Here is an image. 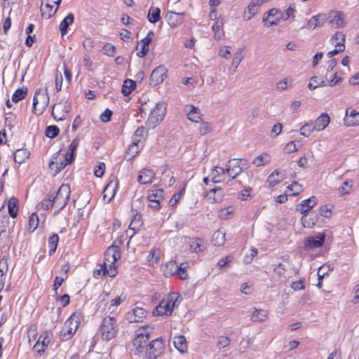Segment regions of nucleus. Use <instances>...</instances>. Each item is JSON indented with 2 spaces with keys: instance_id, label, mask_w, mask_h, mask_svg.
Masks as SVG:
<instances>
[{
  "instance_id": "obj_52",
  "label": "nucleus",
  "mask_w": 359,
  "mask_h": 359,
  "mask_svg": "<svg viewBox=\"0 0 359 359\" xmlns=\"http://www.w3.org/2000/svg\"><path fill=\"white\" fill-rule=\"evenodd\" d=\"M188 118L193 121V122H196V123H198L199 121L201 120V114L198 111V109L194 107V106H191V109L190 111L188 112Z\"/></svg>"
},
{
  "instance_id": "obj_23",
  "label": "nucleus",
  "mask_w": 359,
  "mask_h": 359,
  "mask_svg": "<svg viewBox=\"0 0 359 359\" xmlns=\"http://www.w3.org/2000/svg\"><path fill=\"white\" fill-rule=\"evenodd\" d=\"M151 35H154V32L151 31L138 44L141 47V50L137 53V55L140 58L144 57L149 51V46L152 40Z\"/></svg>"
},
{
  "instance_id": "obj_43",
  "label": "nucleus",
  "mask_w": 359,
  "mask_h": 359,
  "mask_svg": "<svg viewBox=\"0 0 359 359\" xmlns=\"http://www.w3.org/2000/svg\"><path fill=\"white\" fill-rule=\"evenodd\" d=\"M203 241L198 238H191L189 241L190 249L192 252L199 253L203 250Z\"/></svg>"
},
{
  "instance_id": "obj_36",
  "label": "nucleus",
  "mask_w": 359,
  "mask_h": 359,
  "mask_svg": "<svg viewBox=\"0 0 359 359\" xmlns=\"http://www.w3.org/2000/svg\"><path fill=\"white\" fill-rule=\"evenodd\" d=\"M140 215L136 214L129 225L128 230L126 231L128 236L131 238L135 233V229H138L141 226Z\"/></svg>"
},
{
  "instance_id": "obj_58",
  "label": "nucleus",
  "mask_w": 359,
  "mask_h": 359,
  "mask_svg": "<svg viewBox=\"0 0 359 359\" xmlns=\"http://www.w3.org/2000/svg\"><path fill=\"white\" fill-rule=\"evenodd\" d=\"M335 47H338V48H335L334 50H332V51H330L328 53H327V56L329 57H332V56L335 55H337L338 53H341V52H343L345 49V45L344 43H341V42H337L336 44H335Z\"/></svg>"
},
{
  "instance_id": "obj_64",
  "label": "nucleus",
  "mask_w": 359,
  "mask_h": 359,
  "mask_svg": "<svg viewBox=\"0 0 359 359\" xmlns=\"http://www.w3.org/2000/svg\"><path fill=\"white\" fill-rule=\"evenodd\" d=\"M116 48L114 46L107 43L103 47L104 53L108 56L112 57L115 54Z\"/></svg>"
},
{
  "instance_id": "obj_50",
  "label": "nucleus",
  "mask_w": 359,
  "mask_h": 359,
  "mask_svg": "<svg viewBox=\"0 0 359 359\" xmlns=\"http://www.w3.org/2000/svg\"><path fill=\"white\" fill-rule=\"evenodd\" d=\"M79 144V140L78 138L74 139L68 147L67 153L65 156H68L70 161H74L75 157V151Z\"/></svg>"
},
{
  "instance_id": "obj_28",
  "label": "nucleus",
  "mask_w": 359,
  "mask_h": 359,
  "mask_svg": "<svg viewBox=\"0 0 359 359\" xmlns=\"http://www.w3.org/2000/svg\"><path fill=\"white\" fill-rule=\"evenodd\" d=\"M173 345L181 353H184L187 351V342L186 338L182 335L175 336L173 337Z\"/></svg>"
},
{
  "instance_id": "obj_14",
  "label": "nucleus",
  "mask_w": 359,
  "mask_h": 359,
  "mask_svg": "<svg viewBox=\"0 0 359 359\" xmlns=\"http://www.w3.org/2000/svg\"><path fill=\"white\" fill-rule=\"evenodd\" d=\"M167 77V69L164 65L155 68L151 74L150 82L151 85L156 86L163 82Z\"/></svg>"
},
{
  "instance_id": "obj_25",
  "label": "nucleus",
  "mask_w": 359,
  "mask_h": 359,
  "mask_svg": "<svg viewBox=\"0 0 359 359\" xmlns=\"http://www.w3.org/2000/svg\"><path fill=\"white\" fill-rule=\"evenodd\" d=\"M224 169L222 167H216L213 169L209 175L211 180L210 184H216L224 183L223 180H224Z\"/></svg>"
},
{
  "instance_id": "obj_1",
  "label": "nucleus",
  "mask_w": 359,
  "mask_h": 359,
  "mask_svg": "<svg viewBox=\"0 0 359 359\" xmlns=\"http://www.w3.org/2000/svg\"><path fill=\"white\" fill-rule=\"evenodd\" d=\"M121 258L119 248L116 245L109 247L104 253V260L100 268L94 271V277L98 278L102 276H108L111 278L117 274L116 262Z\"/></svg>"
},
{
  "instance_id": "obj_51",
  "label": "nucleus",
  "mask_w": 359,
  "mask_h": 359,
  "mask_svg": "<svg viewBox=\"0 0 359 359\" xmlns=\"http://www.w3.org/2000/svg\"><path fill=\"white\" fill-rule=\"evenodd\" d=\"M27 93V88H20L17 89L12 95V101L18 102L24 99Z\"/></svg>"
},
{
  "instance_id": "obj_48",
  "label": "nucleus",
  "mask_w": 359,
  "mask_h": 359,
  "mask_svg": "<svg viewBox=\"0 0 359 359\" xmlns=\"http://www.w3.org/2000/svg\"><path fill=\"white\" fill-rule=\"evenodd\" d=\"M316 131V127L313 122H309L305 123L303 126L301 127L299 130L300 135L304 137H309L311 133Z\"/></svg>"
},
{
  "instance_id": "obj_41",
  "label": "nucleus",
  "mask_w": 359,
  "mask_h": 359,
  "mask_svg": "<svg viewBox=\"0 0 359 359\" xmlns=\"http://www.w3.org/2000/svg\"><path fill=\"white\" fill-rule=\"evenodd\" d=\"M259 7V6L252 0L248 6L247 11H245L244 18L247 20H250L255 14L258 13Z\"/></svg>"
},
{
  "instance_id": "obj_22",
  "label": "nucleus",
  "mask_w": 359,
  "mask_h": 359,
  "mask_svg": "<svg viewBox=\"0 0 359 359\" xmlns=\"http://www.w3.org/2000/svg\"><path fill=\"white\" fill-rule=\"evenodd\" d=\"M183 13L169 11L165 15V19L170 27H175L183 22Z\"/></svg>"
},
{
  "instance_id": "obj_40",
  "label": "nucleus",
  "mask_w": 359,
  "mask_h": 359,
  "mask_svg": "<svg viewBox=\"0 0 359 359\" xmlns=\"http://www.w3.org/2000/svg\"><path fill=\"white\" fill-rule=\"evenodd\" d=\"M49 342L50 340L47 333H43L39 337L38 341L35 344L34 348H36L38 352L43 351V348L48 345Z\"/></svg>"
},
{
  "instance_id": "obj_20",
  "label": "nucleus",
  "mask_w": 359,
  "mask_h": 359,
  "mask_svg": "<svg viewBox=\"0 0 359 359\" xmlns=\"http://www.w3.org/2000/svg\"><path fill=\"white\" fill-rule=\"evenodd\" d=\"M55 161H51L49 163V168L51 170H54L55 173L60 172L64 169L67 165L71 163L73 161L69 159L68 156H64L62 158H60L57 160V157L55 158Z\"/></svg>"
},
{
  "instance_id": "obj_35",
  "label": "nucleus",
  "mask_w": 359,
  "mask_h": 359,
  "mask_svg": "<svg viewBox=\"0 0 359 359\" xmlns=\"http://www.w3.org/2000/svg\"><path fill=\"white\" fill-rule=\"evenodd\" d=\"M179 269V265L175 262H168L163 266V271L166 277H169L176 274Z\"/></svg>"
},
{
  "instance_id": "obj_33",
  "label": "nucleus",
  "mask_w": 359,
  "mask_h": 359,
  "mask_svg": "<svg viewBox=\"0 0 359 359\" xmlns=\"http://www.w3.org/2000/svg\"><path fill=\"white\" fill-rule=\"evenodd\" d=\"M147 133V130L144 127L141 126L138 128L133 134V141L137 144H143V142L146 139Z\"/></svg>"
},
{
  "instance_id": "obj_39",
  "label": "nucleus",
  "mask_w": 359,
  "mask_h": 359,
  "mask_svg": "<svg viewBox=\"0 0 359 359\" xmlns=\"http://www.w3.org/2000/svg\"><path fill=\"white\" fill-rule=\"evenodd\" d=\"M268 318V311L264 309H255L253 312L251 319L254 322L262 323L266 321Z\"/></svg>"
},
{
  "instance_id": "obj_13",
  "label": "nucleus",
  "mask_w": 359,
  "mask_h": 359,
  "mask_svg": "<svg viewBox=\"0 0 359 359\" xmlns=\"http://www.w3.org/2000/svg\"><path fill=\"white\" fill-rule=\"evenodd\" d=\"M243 171L241 161L238 159L229 160L226 168V173L231 178V181L226 182V186H230L231 182Z\"/></svg>"
},
{
  "instance_id": "obj_8",
  "label": "nucleus",
  "mask_w": 359,
  "mask_h": 359,
  "mask_svg": "<svg viewBox=\"0 0 359 359\" xmlns=\"http://www.w3.org/2000/svg\"><path fill=\"white\" fill-rule=\"evenodd\" d=\"M166 112V104L163 102H158L151 110L147 125L150 128H154L163 119Z\"/></svg>"
},
{
  "instance_id": "obj_54",
  "label": "nucleus",
  "mask_w": 359,
  "mask_h": 359,
  "mask_svg": "<svg viewBox=\"0 0 359 359\" xmlns=\"http://www.w3.org/2000/svg\"><path fill=\"white\" fill-rule=\"evenodd\" d=\"M353 186V180H346L343 182V185L339 188V194L341 196L349 194Z\"/></svg>"
},
{
  "instance_id": "obj_12",
  "label": "nucleus",
  "mask_w": 359,
  "mask_h": 359,
  "mask_svg": "<svg viewBox=\"0 0 359 359\" xmlns=\"http://www.w3.org/2000/svg\"><path fill=\"white\" fill-rule=\"evenodd\" d=\"M165 341L162 337L152 340L148 345L147 351L150 358H156L163 353Z\"/></svg>"
},
{
  "instance_id": "obj_61",
  "label": "nucleus",
  "mask_w": 359,
  "mask_h": 359,
  "mask_svg": "<svg viewBox=\"0 0 359 359\" xmlns=\"http://www.w3.org/2000/svg\"><path fill=\"white\" fill-rule=\"evenodd\" d=\"M179 271H177V275L182 279V280H185L188 277V273H187V266H186V264L184 263H182L181 264L180 266H179Z\"/></svg>"
},
{
  "instance_id": "obj_62",
  "label": "nucleus",
  "mask_w": 359,
  "mask_h": 359,
  "mask_svg": "<svg viewBox=\"0 0 359 359\" xmlns=\"http://www.w3.org/2000/svg\"><path fill=\"white\" fill-rule=\"evenodd\" d=\"M212 29L215 33L214 38L217 40L221 39L224 34V29H221V27H219L218 25H213Z\"/></svg>"
},
{
  "instance_id": "obj_38",
  "label": "nucleus",
  "mask_w": 359,
  "mask_h": 359,
  "mask_svg": "<svg viewBox=\"0 0 359 359\" xmlns=\"http://www.w3.org/2000/svg\"><path fill=\"white\" fill-rule=\"evenodd\" d=\"M29 156V152L26 149H20L15 151L14 153V161L21 164L24 163Z\"/></svg>"
},
{
  "instance_id": "obj_63",
  "label": "nucleus",
  "mask_w": 359,
  "mask_h": 359,
  "mask_svg": "<svg viewBox=\"0 0 359 359\" xmlns=\"http://www.w3.org/2000/svg\"><path fill=\"white\" fill-rule=\"evenodd\" d=\"M331 41L332 42V43H334V45L337 43V42H341V43H344V41H345V35L342 33V32H337L336 34H334L332 38H331Z\"/></svg>"
},
{
  "instance_id": "obj_17",
  "label": "nucleus",
  "mask_w": 359,
  "mask_h": 359,
  "mask_svg": "<svg viewBox=\"0 0 359 359\" xmlns=\"http://www.w3.org/2000/svg\"><path fill=\"white\" fill-rule=\"evenodd\" d=\"M147 316V311L142 307L135 306L126 314L127 320L130 323L141 322Z\"/></svg>"
},
{
  "instance_id": "obj_31",
  "label": "nucleus",
  "mask_w": 359,
  "mask_h": 359,
  "mask_svg": "<svg viewBox=\"0 0 359 359\" xmlns=\"http://www.w3.org/2000/svg\"><path fill=\"white\" fill-rule=\"evenodd\" d=\"M127 298L126 294H121L118 297H115L111 301L110 305L109 306V310L110 311V315L116 316L118 314L117 306L123 302Z\"/></svg>"
},
{
  "instance_id": "obj_26",
  "label": "nucleus",
  "mask_w": 359,
  "mask_h": 359,
  "mask_svg": "<svg viewBox=\"0 0 359 359\" xmlns=\"http://www.w3.org/2000/svg\"><path fill=\"white\" fill-rule=\"evenodd\" d=\"M330 118L327 113H323L319 117H318L313 122L316 131H321L324 130L330 123Z\"/></svg>"
},
{
  "instance_id": "obj_30",
  "label": "nucleus",
  "mask_w": 359,
  "mask_h": 359,
  "mask_svg": "<svg viewBox=\"0 0 359 359\" xmlns=\"http://www.w3.org/2000/svg\"><path fill=\"white\" fill-rule=\"evenodd\" d=\"M244 48H240L233 55V57L231 62V66L229 67V73H234L238 67L240 62L243 59V52Z\"/></svg>"
},
{
  "instance_id": "obj_42",
  "label": "nucleus",
  "mask_w": 359,
  "mask_h": 359,
  "mask_svg": "<svg viewBox=\"0 0 359 359\" xmlns=\"http://www.w3.org/2000/svg\"><path fill=\"white\" fill-rule=\"evenodd\" d=\"M8 210L10 216L15 218L18 213V200L16 198H11L8 203Z\"/></svg>"
},
{
  "instance_id": "obj_3",
  "label": "nucleus",
  "mask_w": 359,
  "mask_h": 359,
  "mask_svg": "<svg viewBox=\"0 0 359 359\" xmlns=\"http://www.w3.org/2000/svg\"><path fill=\"white\" fill-rule=\"evenodd\" d=\"M118 332L116 316L109 315L105 316L99 328V333L104 341L114 339Z\"/></svg>"
},
{
  "instance_id": "obj_6",
  "label": "nucleus",
  "mask_w": 359,
  "mask_h": 359,
  "mask_svg": "<svg viewBox=\"0 0 359 359\" xmlns=\"http://www.w3.org/2000/svg\"><path fill=\"white\" fill-rule=\"evenodd\" d=\"M53 200L55 201V212H58L67 204L71 194L70 186L67 184H62L56 194L54 193Z\"/></svg>"
},
{
  "instance_id": "obj_37",
  "label": "nucleus",
  "mask_w": 359,
  "mask_h": 359,
  "mask_svg": "<svg viewBox=\"0 0 359 359\" xmlns=\"http://www.w3.org/2000/svg\"><path fill=\"white\" fill-rule=\"evenodd\" d=\"M212 243L217 246H223L224 244V231L222 228L214 232L212 236Z\"/></svg>"
},
{
  "instance_id": "obj_9",
  "label": "nucleus",
  "mask_w": 359,
  "mask_h": 359,
  "mask_svg": "<svg viewBox=\"0 0 359 359\" xmlns=\"http://www.w3.org/2000/svg\"><path fill=\"white\" fill-rule=\"evenodd\" d=\"M210 185V188L206 192L205 198L211 203H222L224 199V183Z\"/></svg>"
},
{
  "instance_id": "obj_57",
  "label": "nucleus",
  "mask_w": 359,
  "mask_h": 359,
  "mask_svg": "<svg viewBox=\"0 0 359 359\" xmlns=\"http://www.w3.org/2000/svg\"><path fill=\"white\" fill-rule=\"evenodd\" d=\"M288 191H291V195L297 196L302 191V186L297 182H293L287 187Z\"/></svg>"
},
{
  "instance_id": "obj_16",
  "label": "nucleus",
  "mask_w": 359,
  "mask_h": 359,
  "mask_svg": "<svg viewBox=\"0 0 359 359\" xmlns=\"http://www.w3.org/2000/svg\"><path fill=\"white\" fill-rule=\"evenodd\" d=\"M118 182L116 178L111 179L106 185L103 191V199L109 203L114 197L116 191L118 189Z\"/></svg>"
},
{
  "instance_id": "obj_44",
  "label": "nucleus",
  "mask_w": 359,
  "mask_h": 359,
  "mask_svg": "<svg viewBox=\"0 0 359 359\" xmlns=\"http://www.w3.org/2000/svg\"><path fill=\"white\" fill-rule=\"evenodd\" d=\"M142 147V144H137L133 141V144L127 149L126 154L130 158H133L140 152Z\"/></svg>"
},
{
  "instance_id": "obj_24",
  "label": "nucleus",
  "mask_w": 359,
  "mask_h": 359,
  "mask_svg": "<svg viewBox=\"0 0 359 359\" xmlns=\"http://www.w3.org/2000/svg\"><path fill=\"white\" fill-rule=\"evenodd\" d=\"M327 20V16L325 13H320L313 16L309 21V28L314 29L318 27H322Z\"/></svg>"
},
{
  "instance_id": "obj_59",
  "label": "nucleus",
  "mask_w": 359,
  "mask_h": 359,
  "mask_svg": "<svg viewBox=\"0 0 359 359\" xmlns=\"http://www.w3.org/2000/svg\"><path fill=\"white\" fill-rule=\"evenodd\" d=\"M257 255V250L255 247L250 248V254L246 255L243 258V262L246 264H250L254 257Z\"/></svg>"
},
{
  "instance_id": "obj_47",
  "label": "nucleus",
  "mask_w": 359,
  "mask_h": 359,
  "mask_svg": "<svg viewBox=\"0 0 359 359\" xmlns=\"http://www.w3.org/2000/svg\"><path fill=\"white\" fill-rule=\"evenodd\" d=\"M59 242V236L56 233H53L52 236H50L48 238V252L49 255H53L57 247Z\"/></svg>"
},
{
  "instance_id": "obj_46",
  "label": "nucleus",
  "mask_w": 359,
  "mask_h": 359,
  "mask_svg": "<svg viewBox=\"0 0 359 359\" xmlns=\"http://www.w3.org/2000/svg\"><path fill=\"white\" fill-rule=\"evenodd\" d=\"M135 87L136 83L134 81L131 79H126L122 86L121 92L124 95H128L132 93Z\"/></svg>"
},
{
  "instance_id": "obj_29",
  "label": "nucleus",
  "mask_w": 359,
  "mask_h": 359,
  "mask_svg": "<svg viewBox=\"0 0 359 359\" xmlns=\"http://www.w3.org/2000/svg\"><path fill=\"white\" fill-rule=\"evenodd\" d=\"M74 15L69 13L60 22L59 25L60 32L62 36H65L68 33V27L74 22Z\"/></svg>"
},
{
  "instance_id": "obj_4",
  "label": "nucleus",
  "mask_w": 359,
  "mask_h": 359,
  "mask_svg": "<svg viewBox=\"0 0 359 359\" xmlns=\"http://www.w3.org/2000/svg\"><path fill=\"white\" fill-rule=\"evenodd\" d=\"M154 333V327L151 325H146L140 327L136 332V337L133 341V345L139 351L147 347V341L149 338L153 337Z\"/></svg>"
},
{
  "instance_id": "obj_7",
  "label": "nucleus",
  "mask_w": 359,
  "mask_h": 359,
  "mask_svg": "<svg viewBox=\"0 0 359 359\" xmlns=\"http://www.w3.org/2000/svg\"><path fill=\"white\" fill-rule=\"evenodd\" d=\"M49 103V96L46 89L36 90L33 98L34 113L40 115L46 109Z\"/></svg>"
},
{
  "instance_id": "obj_49",
  "label": "nucleus",
  "mask_w": 359,
  "mask_h": 359,
  "mask_svg": "<svg viewBox=\"0 0 359 359\" xmlns=\"http://www.w3.org/2000/svg\"><path fill=\"white\" fill-rule=\"evenodd\" d=\"M271 161L270 156L267 154H264L257 156L252 161V163L257 167L268 164Z\"/></svg>"
},
{
  "instance_id": "obj_19",
  "label": "nucleus",
  "mask_w": 359,
  "mask_h": 359,
  "mask_svg": "<svg viewBox=\"0 0 359 359\" xmlns=\"http://www.w3.org/2000/svg\"><path fill=\"white\" fill-rule=\"evenodd\" d=\"M325 243V235L318 233L316 236L309 237L306 239L304 245L307 248H318L321 247Z\"/></svg>"
},
{
  "instance_id": "obj_15",
  "label": "nucleus",
  "mask_w": 359,
  "mask_h": 359,
  "mask_svg": "<svg viewBox=\"0 0 359 359\" xmlns=\"http://www.w3.org/2000/svg\"><path fill=\"white\" fill-rule=\"evenodd\" d=\"M60 4H53L48 1L41 0V12L43 18L49 19L57 12Z\"/></svg>"
},
{
  "instance_id": "obj_2",
  "label": "nucleus",
  "mask_w": 359,
  "mask_h": 359,
  "mask_svg": "<svg viewBox=\"0 0 359 359\" xmlns=\"http://www.w3.org/2000/svg\"><path fill=\"white\" fill-rule=\"evenodd\" d=\"M181 302L180 295L177 292H172L165 296L159 304L153 311L154 316H168L172 313V310L177 307Z\"/></svg>"
},
{
  "instance_id": "obj_27",
  "label": "nucleus",
  "mask_w": 359,
  "mask_h": 359,
  "mask_svg": "<svg viewBox=\"0 0 359 359\" xmlns=\"http://www.w3.org/2000/svg\"><path fill=\"white\" fill-rule=\"evenodd\" d=\"M154 177L155 173L152 170L144 168L140 170L137 180L141 184H149L152 182Z\"/></svg>"
},
{
  "instance_id": "obj_55",
  "label": "nucleus",
  "mask_w": 359,
  "mask_h": 359,
  "mask_svg": "<svg viewBox=\"0 0 359 359\" xmlns=\"http://www.w3.org/2000/svg\"><path fill=\"white\" fill-rule=\"evenodd\" d=\"M41 206L44 210H49L52 208H55L53 194H48L47 196V198L41 202Z\"/></svg>"
},
{
  "instance_id": "obj_21",
  "label": "nucleus",
  "mask_w": 359,
  "mask_h": 359,
  "mask_svg": "<svg viewBox=\"0 0 359 359\" xmlns=\"http://www.w3.org/2000/svg\"><path fill=\"white\" fill-rule=\"evenodd\" d=\"M342 13L337 11H331L329 13V23L335 28L344 27V19L342 18Z\"/></svg>"
},
{
  "instance_id": "obj_32",
  "label": "nucleus",
  "mask_w": 359,
  "mask_h": 359,
  "mask_svg": "<svg viewBox=\"0 0 359 359\" xmlns=\"http://www.w3.org/2000/svg\"><path fill=\"white\" fill-rule=\"evenodd\" d=\"M8 257L4 256L0 259V284L4 285L8 270Z\"/></svg>"
},
{
  "instance_id": "obj_10",
  "label": "nucleus",
  "mask_w": 359,
  "mask_h": 359,
  "mask_svg": "<svg viewBox=\"0 0 359 359\" xmlns=\"http://www.w3.org/2000/svg\"><path fill=\"white\" fill-rule=\"evenodd\" d=\"M317 204V198L315 196H311V198L302 201L299 207L297 210L304 215L302 217V223L304 226L311 227L315 224V222L313 220L311 222L306 221L307 215L306 213L309 212L311 208H313Z\"/></svg>"
},
{
  "instance_id": "obj_45",
  "label": "nucleus",
  "mask_w": 359,
  "mask_h": 359,
  "mask_svg": "<svg viewBox=\"0 0 359 359\" xmlns=\"http://www.w3.org/2000/svg\"><path fill=\"white\" fill-rule=\"evenodd\" d=\"M161 10L156 7H151L147 15L148 20L151 23H156L160 19Z\"/></svg>"
},
{
  "instance_id": "obj_34",
  "label": "nucleus",
  "mask_w": 359,
  "mask_h": 359,
  "mask_svg": "<svg viewBox=\"0 0 359 359\" xmlns=\"http://www.w3.org/2000/svg\"><path fill=\"white\" fill-rule=\"evenodd\" d=\"M283 175L276 170L267 177L266 184H267L269 187H273L283 181Z\"/></svg>"
},
{
  "instance_id": "obj_60",
  "label": "nucleus",
  "mask_w": 359,
  "mask_h": 359,
  "mask_svg": "<svg viewBox=\"0 0 359 359\" xmlns=\"http://www.w3.org/2000/svg\"><path fill=\"white\" fill-rule=\"evenodd\" d=\"M105 170V164L103 162L99 163L94 168V174L97 177L103 176Z\"/></svg>"
},
{
  "instance_id": "obj_53",
  "label": "nucleus",
  "mask_w": 359,
  "mask_h": 359,
  "mask_svg": "<svg viewBox=\"0 0 359 359\" xmlns=\"http://www.w3.org/2000/svg\"><path fill=\"white\" fill-rule=\"evenodd\" d=\"M39 224V217L36 212H33L29 219V229L30 231H34Z\"/></svg>"
},
{
  "instance_id": "obj_11",
  "label": "nucleus",
  "mask_w": 359,
  "mask_h": 359,
  "mask_svg": "<svg viewBox=\"0 0 359 359\" xmlns=\"http://www.w3.org/2000/svg\"><path fill=\"white\" fill-rule=\"evenodd\" d=\"M70 109L69 103L67 100H61L54 104L52 109V116L56 121H63L67 118Z\"/></svg>"
},
{
  "instance_id": "obj_56",
  "label": "nucleus",
  "mask_w": 359,
  "mask_h": 359,
  "mask_svg": "<svg viewBox=\"0 0 359 359\" xmlns=\"http://www.w3.org/2000/svg\"><path fill=\"white\" fill-rule=\"evenodd\" d=\"M59 132L60 130L57 126H49L46 129V135L50 139H53L58 135Z\"/></svg>"
},
{
  "instance_id": "obj_18",
  "label": "nucleus",
  "mask_w": 359,
  "mask_h": 359,
  "mask_svg": "<svg viewBox=\"0 0 359 359\" xmlns=\"http://www.w3.org/2000/svg\"><path fill=\"white\" fill-rule=\"evenodd\" d=\"M344 123L348 126H353L359 125V111L349 107L346 111V116Z\"/></svg>"
},
{
  "instance_id": "obj_5",
  "label": "nucleus",
  "mask_w": 359,
  "mask_h": 359,
  "mask_svg": "<svg viewBox=\"0 0 359 359\" xmlns=\"http://www.w3.org/2000/svg\"><path fill=\"white\" fill-rule=\"evenodd\" d=\"M80 323V313H74L65 321L63 325L60 337L61 340L67 341L69 339L72 335L76 332Z\"/></svg>"
}]
</instances>
